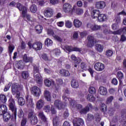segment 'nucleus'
Returning a JSON list of instances; mask_svg holds the SVG:
<instances>
[{
	"instance_id": "ea45409f",
	"label": "nucleus",
	"mask_w": 126,
	"mask_h": 126,
	"mask_svg": "<svg viewBox=\"0 0 126 126\" xmlns=\"http://www.w3.org/2000/svg\"><path fill=\"white\" fill-rule=\"evenodd\" d=\"M34 117H36V115H35V113H34V110H31L28 114V119L29 120L34 118Z\"/></svg>"
},
{
	"instance_id": "a878e982",
	"label": "nucleus",
	"mask_w": 126,
	"mask_h": 126,
	"mask_svg": "<svg viewBox=\"0 0 126 126\" xmlns=\"http://www.w3.org/2000/svg\"><path fill=\"white\" fill-rule=\"evenodd\" d=\"M71 86L72 87V88H78V87H79L78 81L74 79H72L71 81Z\"/></svg>"
},
{
	"instance_id": "5fc2aeb1",
	"label": "nucleus",
	"mask_w": 126,
	"mask_h": 126,
	"mask_svg": "<svg viewBox=\"0 0 126 126\" xmlns=\"http://www.w3.org/2000/svg\"><path fill=\"white\" fill-rule=\"evenodd\" d=\"M117 78L118 79H123L124 78V74L121 71H118L117 73Z\"/></svg>"
},
{
	"instance_id": "f8f14e48",
	"label": "nucleus",
	"mask_w": 126,
	"mask_h": 126,
	"mask_svg": "<svg viewBox=\"0 0 126 126\" xmlns=\"http://www.w3.org/2000/svg\"><path fill=\"white\" fill-rule=\"evenodd\" d=\"M26 98V103L27 104L28 107H31L32 108L34 106V103H33V98L32 96L29 95H27L25 96Z\"/></svg>"
},
{
	"instance_id": "9d476101",
	"label": "nucleus",
	"mask_w": 126,
	"mask_h": 126,
	"mask_svg": "<svg viewBox=\"0 0 126 126\" xmlns=\"http://www.w3.org/2000/svg\"><path fill=\"white\" fill-rule=\"evenodd\" d=\"M92 109H93L92 104L91 103H88L85 108L80 110L79 113L81 114H84L85 115L86 114H87L90 110H92Z\"/></svg>"
},
{
	"instance_id": "9b49d317",
	"label": "nucleus",
	"mask_w": 126,
	"mask_h": 126,
	"mask_svg": "<svg viewBox=\"0 0 126 126\" xmlns=\"http://www.w3.org/2000/svg\"><path fill=\"white\" fill-rule=\"evenodd\" d=\"M88 39V43L87 44V47L89 48H92L95 44V38L94 36L92 35H89L87 37Z\"/></svg>"
},
{
	"instance_id": "2f4dec72",
	"label": "nucleus",
	"mask_w": 126,
	"mask_h": 126,
	"mask_svg": "<svg viewBox=\"0 0 126 126\" xmlns=\"http://www.w3.org/2000/svg\"><path fill=\"white\" fill-rule=\"evenodd\" d=\"M44 44L47 47H50L53 45V40L50 38H46L45 40Z\"/></svg>"
},
{
	"instance_id": "8fccbe9b",
	"label": "nucleus",
	"mask_w": 126,
	"mask_h": 126,
	"mask_svg": "<svg viewBox=\"0 0 126 126\" xmlns=\"http://www.w3.org/2000/svg\"><path fill=\"white\" fill-rule=\"evenodd\" d=\"M29 75L28 74V72L26 71H24L22 72V77L24 78V79H27Z\"/></svg>"
},
{
	"instance_id": "338daca9",
	"label": "nucleus",
	"mask_w": 126,
	"mask_h": 126,
	"mask_svg": "<svg viewBox=\"0 0 126 126\" xmlns=\"http://www.w3.org/2000/svg\"><path fill=\"white\" fill-rule=\"evenodd\" d=\"M53 52L54 53L55 56H60V54H61V50L58 48H56L53 51Z\"/></svg>"
},
{
	"instance_id": "2eb2a0df",
	"label": "nucleus",
	"mask_w": 126,
	"mask_h": 126,
	"mask_svg": "<svg viewBox=\"0 0 126 126\" xmlns=\"http://www.w3.org/2000/svg\"><path fill=\"white\" fill-rule=\"evenodd\" d=\"M95 8L97 9H103L106 7V2L103 1H99L95 4Z\"/></svg>"
},
{
	"instance_id": "052dcab7",
	"label": "nucleus",
	"mask_w": 126,
	"mask_h": 126,
	"mask_svg": "<svg viewBox=\"0 0 126 126\" xmlns=\"http://www.w3.org/2000/svg\"><path fill=\"white\" fill-rule=\"evenodd\" d=\"M43 110L46 113H49V112H51V107H50V105H46L44 106Z\"/></svg>"
},
{
	"instance_id": "e433bc0d",
	"label": "nucleus",
	"mask_w": 126,
	"mask_h": 126,
	"mask_svg": "<svg viewBox=\"0 0 126 126\" xmlns=\"http://www.w3.org/2000/svg\"><path fill=\"white\" fill-rule=\"evenodd\" d=\"M18 102L20 106H24L25 105V99L22 97H20L18 99Z\"/></svg>"
},
{
	"instance_id": "c9c22d12",
	"label": "nucleus",
	"mask_w": 126,
	"mask_h": 126,
	"mask_svg": "<svg viewBox=\"0 0 126 126\" xmlns=\"http://www.w3.org/2000/svg\"><path fill=\"white\" fill-rule=\"evenodd\" d=\"M0 101L2 102V103H3L4 104L5 103H6L7 99L6 98V96H5V95L3 94H0Z\"/></svg>"
},
{
	"instance_id": "7ed1b4c3",
	"label": "nucleus",
	"mask_w": 126,
	"mask_h": 126,
	"mask_svg": "<svg viewBox=\"0 0 126 126\" xmlns=\"http://www.w3.org/2000/svg\"><path fill=\"white\" fill-rule=\"evenodd\" d=\"M75 8H76V5H74L72 7V6L68 2H66L63 5V11L65 13H69L71 15L74 13Z\"/></svg>"
},
{
	"instance_id": "680f3d73",
	"label": "nucleus",
	"mask_w": 126,
	"mask_h": 126,
	"mask_svg": "<svg viewBox=\"0 0 126 126\" xmlns=\"http://www.w3.org/2000/svg\"><path fill=\"white\" fill-rule=\"evenodd\" d=\"M69 103H70V105L71 107H72L73 108H75V101L74 100L72 99L71 98L70 99Z\"/></svg>"
},
{
	"instance_id": "dca6fc26",
	"label": "nucleus",
	"mask_w": 126,
	"mask_h": 126,
	"mask_svg": "<svg viewBox=\"0 0 126 126\" xmlns=\"http://www.w3.org/2000/svg\"><path fill=\"white\" fill-rule=\"evenodd\" d=\"M101 12L99 10L94 9L91 11V15L93 19H98V17L100 15Z\"/></svg>"
},
{
	"instance_id": "39448f33",
	"label": "nucleus",
	"mask_w": 126,
	"mask_h": 126,
	"mask_svg": "<svg viewBox=\"0 0 126 126\" xmlns=\"http://www.w3.org/2000/svg\"><path fill=\"white\" fill-rule=\"evenodd\" d=\"M29 49H33L35 51H40L43 47L42 42L40 41H35L32 44L31 41L28 42Z\"/></svg>"
},
{
	"instance_id": "1a4fd4ad",
	"label": "nucleus",
	"mask_w": 126,
	"mask_h": 126,
	"mask_svg": "<svg viewBox=\"0 0 126 126\" xmlns=\"http://www.w3.org/2000/svg\"><path fill=\"white\" fill-rule=\"evenodd\" d=\"M87 28H89L92 32H93L94 31H98V30H100V29H101V26H99L95 24H93L88 23L87 25Z\"/></svg>"
},
{
	"instance_id": "aec40b11",
	"label": "nucleus",
	"mask_w": 126,
	"mask_h": 126,
	"mask_svg": "<svg viewBox=\"0 0 126 126\" xmlns=\"http://www.w3.org/2000/svg\"><path fill=\"white\" fill-rule=\"evenodd\" d=\"M11 92L13 95H15L16 93L19 92V87L15 84H13L11 87Z\"/></svg>"
},
{
	"instance_id": "a211bd4d",
	"label": "nucleus",
	"mask_w": 126,
	"mask_h": 126,
	"mask_svg": "<svg viewBox=\"0 0 126 126\" xmlns=\"http://www.w3.org/2000/svg\"><path fill=\"white\" fill-rule=\"evenodd\" d=\"M70 59L74 62V63L76 64H79L82 61L80 58L76 57L74 54L71 55Z\"/></svg>"
},
{
	"instance_id": "864d4df0",
	"label": "nucleus",
	"mask_w": 126,
	"mask_h": 126,
	"mask_svg": "<svg viewBox=\"0 0 126 126\" xmlns=\"http://www.w3.org/2000/svg\"><path fill=\"white\" fill-rule=\"evenodd\" d=\"M94 117H95V122H96L97 123H99V122H100L101 117H100V115H99V114L98 113L95 114L94 115Z\"/></svg>"
},
{
	"instance_id": "774afa93",
	"label": "nucleus",
	"mask_w": 126,
	"mask_h": 126,
	"mask_svg": "<svg viewBox=\"0 0 126 126\" xmlns=\"http://www.w3.org/2000/svg\"><path fill=\"white\" fill-rule=\"evenodd\" d=\"M87 119L89 121H92V120H94V116L91 114H88Z\"/></svg>"
},
{
	"instance_id": "13d9d810",
	"label": "nucleus",
	"mask_w": 126,
	"mask_h": 126,
	"mask_svg": "<svg viewBox=\"0 0 126 126\" xmlns=\"http://www.w3.org/2000/svg\"><path fill=\"white\" fill-rule=\"evenodd\" d=\"M53 37L55 40H56V41H58V42H63V39L59 35H57L55 34L54 35Z\"/></svg>"
},
{
	"instance_id": "393cba45",
	"label": "nucleus",
	"mask_w": 126,
	"mask_h": 126,
	"mask_svg": "<svg viewBox=\"0 0 126 126\" xmlns=\"http://www.w3.org/2000/svg\"><path fill=\"white\" fill-rule=\"evenodd\" d=\"M44 97L48 101V102H51L52 96H51V93L49 91L45 90L44 93Z\"/></svg>"
},
{
	"instance_id": "72a5a7b5",
	"label": "nucleus",
	"mask_w": 126,
	"mask_h": 126,
	"mask_svg": "<svg viewBox=\"0 0 126 126\" xmlns=\"http://www.w3.org/2000/svg\"><path fill=\"white\" fill-rule=\"evenodd\" d=\"M30 120L31 121V124L32 126H35V125H37L38 123V118H37V116H33V117L30 119Z\"/></svg>"
},
{
	"instance_id": "69168bd1",
	"label": "nucleus",
	"mask_w": 126,
	"mask_h": 126,
	"mask_svg": "<svg viewBox=\"0 0 126 126\" xmlns=\"http://www.w3.org/2000/svg\"><path fill=\"white\" fill-rule=\"evenodd\" d=\"M47 33L48 35H51L52 36H54L56 34H55V32H54V31L52 30L49 29L47 31Z\"/></svg>"
},
{
	"instance_id": "a19ab883",
	"label": "nucleus",
	"mask_w": 126,
	"mask_h": 126,
	"mask_svg": "<svg viewBox=\"0 0 126 126\" xmlns=\"http://www.w3.org/2000/svg\"><path fill=\"white\" fill-rule=\"evenodd\" d=\"M30 9L32 13H36V11H37V6L35 4H32L30 7Z\"/></svg>"
},
{
	"instance_id": "4be33fe9",
	"label": "nucleus",
	"mask_w": 126,
	"mask_h": 126,
	"mask_svg": "<svg viewBox=\"0 0 126 126\" xmlns=\"http://www.w3.org/2000/svg\"><path fill=\"white\" fill-rule=\"evenodd\" d=\"M98 22H104L107 20V15L100 13L97 18Z\"/></svg>"
},
{
	"instance_id": "4c0bfd02",
	"label": "nucleus",
	"mask_w": 126,
	"mask_h": 126,
	"mask_svg": "<svg viewBox=\"0 0 126 126\" xmlns=\"http://www.w3.org/2000/svg\"><path fill=\"white\" fill-rule=\"evenodd\" d=\"M16 66L18 69H21V70H23L24 68V66L23 65V63L22 62H18L16 64Z\"/></svg>"
},
{
	"instance_id": "f257e3e1",
	"label": "nucleus",
	"mask_w": 126,
	"mask_h": 126,
	"mask_svg": "<svg viewBox=\"0 0 126 126\" xmlns=\"http://www.w3.org/2000/svg\"><path fill=\"white\" fill-rule=\"evenodd\" d=\"M17 8L20 11H22V17L27 22H32L31 15L27 13V7L23 5L20 3H17L16 4Z\"/></svg>"
},
{
	"instance_id": "bf43d9fd",
	"label": "nucleus",
	"mask_w": 126,
	"mask_h": 126,
	"mask_svg": "<svg viewBox=\"0 0 126 126\" xmlns=\"http://www.w3.org/2000/svg\"><path fill=\"white\" fill-rule=\"evenodd\" d=\"M113 54H114V52H113V51L111 50H108L106 51L107 57H112Z\"/></svg>"
},
{
	"instance_id": "37998d69",
	"label": "nucleus",
	"mask_w": 126,
	"mask_h": 126,
	"mask_svg": "<svg viewBox=\"0 0 126 126\" xmlns=\"http://www.w3.org/2000/svg\"><path fill=\"white\" fill-rule=\"evenodd\" d=\"M40 59L43 60V61H45V62L49 61V57H48V55L46 54L43 53L41 54L40 56Z\"/></svg>"
},
{
	"instance_id": "49530a36",
	"label": "nucleus",
	"mask_w": 126,
	"mask_h": 126,
	"mask_svg": "<svg viewBox=\"0 0 126 126\" xmlns=\"http://www.w3.org/2000/svg\"><path fill=\"white\" fill-rule=\"evenodd\" d=\"M53 126H59V117H56L53 118Z\"/></svg>"
},
{
	"instance_id": "6e6d98bb",
	"label": "nucleus",
	"mask_w": 126,
	"mask_h": 126,
	"mask_svg": "<svg viewBox=\"0 0 126 126\" xmlns=\"http://www.w3.org/2000/svg\"><path fill=\"white\" fill-rule=\"evenodd\" d=\"M62 98H63V100L64 101V102H65V103H66V102H67V101L70 100V98L66 97V95L65 94H64L63 95Z\"/></svg>"
},
{
	"instance_id": "bb28decb",
	"label": "nucleus",
	"mask_w": 126,
	"mask_h": 126,
	"mask_svg": "<svg viewBox=\"0 0 126 126\" xmlns=\"http://www.w3.org/2000/svg\"><path fill=\"white\" fill-rule=\"evenodd\" d=\"M60 73L62 75V76H65V77L69 76V75H70L69 71L63 69L60 70Z\"/></svg>"
},
{
	"instance_id": "4468645a",
	"label": "nucleus",
	"mask_w": 126,
	"mask_h": 126,
	"mask_svg": "<svg viewBox=\"0 0 126 126\" xmlns=\"http://www.w3.org/2000/svg\"><path fill=\"white\" fill-rule=\"evenodd\" d=\"M54 106L57 108L58 110H62V109H63L65 107L63 102L59 99L55 100L54 101Z\"/></svg>"
},
{
	"instance_id": "f03ea898",
	"label": "nucleus",
	"mask_w": 126,
	"mask_h": 126,
	"mask_svg": "<svg viewBox=\"0 0 126 126\" xmlns=\"http://www.w3.org/2000/svg\"><path fill=\"white\" fill-rule=\"evenodd\" d=\"M40 68L39 66L36 65H33V73L34 78L37 84H42L43 83V77L40 74Z\"/></svg>"
},
{
	"instance_id": "de8ad7c7",
	"label": "nucleus",
	"mask_w": 126,
	"mask_h": 126,
	"mask_svg": "<svg viewBox=\"0 0 126 126\" xmlns=\"http://www.w3.org/2000/svg\"><path fill=\"white\" fill-rule=\"evenodd\" d=\"M65 26L66 28H71L72 27V23L69 20L66 21L65 22Z\"/></svg>"
},
{
	"instance_id": "09e8293b",
	"label": "nucleus",
	"mask_w": 126,
	"mask_h": 126,
	"mask_svg": "<svg viewBox=\"0 0 126 126\" xmlns=\"http://www.w3.org/2000/svg\"><path fill=\"white\" fill-rule=\"evenodd\" d=\"M44 84L47 87H50L52 86V81L49 79H46L44 80Z\"/></svg>"
},
{
	"instance_id": "4d7b16f0",
	"label": "nucleus",
	"mask_w": 126,
	"mask_h": 126,
	"mask_svg": "<svg viewBox=\"0 0 126 126\" xmlns=\"http://www.w3.org/2000/svg\"><path fill=\"white\" fill-rule=\"evenodd\" d=\"M64 49L69 53L72 52V46H71L66 45L64 46Z\"/></svg>"
},
{
	"instance_id": "c03bdc74",
	"label": "nucleus",
	"mask_w": 126,
	"mask_h": 126,
	"mask_svg": "<svg viewBox=\"0 0 126 126\" xmlns=\"http://www.w3.org/2000/svg\"><path fill=\"white\" fill-rule=\"evenodd\" d=\"M74 12H75L78 15H80L83 13V9L80 8H77L76 9L75 8V11Z\"/></svg>"
},
{
	"instance_id": "58836bf2",
	"label": "nucleus",
	"mask_w": 126,
	"mask_h": 126,
	"mask_svg": "<svg viewBox=\"0 0 126 126\" xmlns=\"http://www.w3.org/2000/svg\"><path fill=\"white\" fill-rule=\"evenodd\" d=\"M80 67L81 69H83L82 71L83 72L84 70L86 71L87 70V65L86 64V63L85 62H82L80 64Z\"/></svg>"
},
{
	"instance_id": "6ab92c4d",
	"label": "nucleus",
	"mask_w": 126,
	"mask_h": 126,
	"mask_svg": "<svg viewBox=\"0 0 126 126\" xmlns=\"http://www.w3.org/2000/svg\"><path fill=\"white\" fill-rule=\"evenodd\" d=\"M3 116V121L4 122H8L9 120L13 118V116H11L9 112H5L2 115Z\"/></svg>"
},
{
	"instance_id": "603ef678",
	"label": "nucleus",
	"mask_w": 126,
	"mask_h": 126,
	"mask_svg": "<svg viewBox=\"0 0 126 126\" xmlns=\"http://www.w3.org/2000/svg\"><path fill=\"white\" fill-rule=\"evenodd\" d=\"M113 100H114V96H110L108 97L106 100V104H107V105L111 104V103H112Z\"/></svg>"
},
{
	"instance_id": "7c9ffc66",
	"label": "nucleus",
	"mask_w": 126,
	"mask_h": 126,
	"mask_svg": "<svg viewBox=\"0 0 126 126\" xmlns=\"http://www.w3.org/2000/svg\"><path fill=\"white\" fill-rule=\"evenodd\" d=\"M83 125H84V121L81 118H79L77 121V122L74 124V126H83Z\"/></svg>"
},
{
	"instance_id": "e2e57ef3",
	"label": "nucleus",
	"mask_w": 126,
	"mask_h": 126,
	"mask_svg": "<svg viewBox=\"0 0 126 126\" xmlns=\"http://www.w3.org/2000/svg\"><path fill=\"white\" fill-rule=\"evenodd\" d=\"M72 52H79V53L81 52V48L78 47H72Z\"/></svg>"
},
{
	"instance_id": "a18cd8bd",
	"label": "nucleus",
	"mask_w": 126,
	"mask_h": 126,
	"mask_svg": "<svg viewBox=\"0 0 126 126\" xmlns=\"http://www.w3.org/2000/svg\"><path fill=\"white\" fill-rule=\"evenodd\" d=\"M100 109L101 112H107V105L104 103H101Z\"/></svg>"
},
{
	"instance_id": "c85d7f7f",
	"label": "nucleus",
	"mask_w": 126,
	"mask_h": 126,
	"mask_svg": "<svg viewBox=\"0 0 126 126\" xmlns=\"http://www.w3.org/2000/svg\"><path fill=\"white\" fill-rule=\"evenodd\" d=\"M35 30L37 34H41L43 31V27L41 25H37L35 27Z\"/></svg>"
},
{
	"instance_id": "cd10ccee",
	"label": "nucleus",
	"mask_w": 126,
	"mask_h": 126,
	"mask_svg": "<svg viewBox=\"0 0 126 126\" xmlns=\"http://www.w3.org/2000/svg\"><path fill=\"white\" fill-rule=\"evenodd\" d=\"M74 26L75 28H79L82 25V23L78 19H74L73 21Z\"/></svg>"
},
{
	"instance_id": "412c9836",
	"label": "nucleus",
	"mask_w": 126,
	"mask_h": 126,
	"mask_svg": "<svg viewBox=\"0 0 126 126\" xmlns=\"http://www.w3.org/2000/svg\"><path fill=\"white\" fill-rule=\"evenodd\" d=\"M98 92L100 94V95H103V96H106V95H107V94L108 93L107 88L103 86H101L99 87L98 89Z\"/></svg>"
},
{
	"instance_id": "b1692460",
	"label": "nucleus",
	"mask_w": 126,
	"mask_h": 126,
	"mask_svg": "<svg viewBox=\"0 0 126 126\" xmlns=\"http://www.w3.org/2000/svg\"><path fill=\"white\" fill-rule=\"evenodd\" d=\"M7 112V107L5 105H0V116H2L3 114Z\"/></svg>"
},
{
	"instance_id": "c756f323",
	"label": "nucleus",
	"mask_w": 126,
	"mask_h": 126,
	"mask_svg": "<svg viewBox=\"0 0 126 126\" xmlns=\"http://www.w3.org/2000/svg\"><path fill=\"white\" fill-rule=\"evenodd\" d=\"M38 117L41 120V121H42V122H44V123H46V122H47V118H46L43 112H40L38 114Z\"/></svg>"
},
{
	"instance_id": "20e7f679",
	"label": "nucleus",
	"mask_w": 126,
	"mask_h": 126,
	"mask_svg": "<svg viewBox=\"0 0 126 126\" xmlns=\"http://www.w3.org/2000/svg\"><path fill=\"white\" fill-rule=\"evenodd\" d=\"M8 107L12 111V113L14 115V117L15 121H16V116H17V108H16V106L15 105V101L12 97H10L8 100Z\"/></svg>"
},
{
	"instance_id": "79ce46f5",
	"label": "nucleus",
	"mask_w": 126,
	"mask_h": 126,
	"mask_svg": "<svg viewBox=\"0 0 126 126\" xmlns=\"http://www.w3.org/2000/svg\"><path fill=\"white\" fill-rule=\"evenodd\" d=\"M24 117V112L22 109H20L18 112V117L19 119H23Z\"/></svg>"
},
{
	"instance_id": "ddd939ff",
	"label": "nucleus",
	"mask_w": 126,
	"mask_h": 126,
	"mask_svg": "<svg viewBox=\"0 0 126 126\" xmlns=\"http://www.w3.org/2000/svg\"><path fill=\"white\" fill-rule=\"evenodd\" d=\"M94 68L96 71H103L105 69V65L101 63H96L94 64Z\"/></svg>"
},
{
	"instance_id": "6e6552de",
	"label": "nucleus",
	"mask_w": 126,
	"mask_h": 126,
	"mask_svg": "<svg viewBox=\"0 0 126 126\" xmlns=\"http://www.w3.org/2000/svg\"><path fill=\"white\" fill-rule=\"evenodd\" d=\"M44 15L45 17L50 18L52 17L54 14V10L52 8L47 7L44 11Z\"/></svg>"
},
{
	"instance_id": "f704fd0d",
	"label": "nucleus",
	"mask_w": 126,
	"mask_h": 126,
	"mask_svg": "<svg viewBox=\"0 0 126 126\" xmlns=\"http://www.w3.org/2000/svg\"><path fill=\"white\" fill-rule=\"evenodd\" d=\"M95 97L92 94H89L87 96V99L90 102H94L95 101Z\"/></svg>"
},
{
	"instance_id": "473e14b6",
	"label": "nucleus",
	"mask_w": 126,
	"mask_h": 126,
	"mask_svg": "<svg viewBox=\"0 0 126 126\" xmlns=\"http://www.w3.org/2000/svg\"><path fill=\"white\" fill-rule=\"evenodd\" d=\"M95 49L97 52L102 53V51L104 50V46L101 44H97L95 45Z\"/></svg>"
},
{
	"instance_id": "423d86ee",
	"label": "nucleus",
	"mask_w": 126,
	"mask_h": 126,
	"mask_svg": "<svg viewBox=\"0 0 126 126\" xmlns=\"http://www.w3.org/2000/svg\"><path fill=\"white\" fill-rule=\"evenodd\" d=\"M126 33V27L121 28L119 30L112 32V34H114V35H121V34L123 33V34L121 36L120 42H125L126 41V37L124 35V34H125Z\"/></svg>"
},
{
	"instance_id": "0eeeda50",
	"label": "nucleus",
	"mask_w": 126,
	"mask_h": 126,
	"mask_svg": "<svg viewBox=\"0 0 126 126\" xmlns=\"http://www.w3.org/2000/svg\"><path fill=\"white\" fill-rule=\"evenodd\" d=\"M31 92L33 96L39 97L41 94V89L37 86H34L31 88Z\"/></svg>"
},
{
	"instance_id": "0e129e2a",
	"label": "nucleus",
	"mask_w": 126,
	"mask_h": 126,
	"mask_svg": "<svg viewBox=\"0 0 126 126\" xmlns=\"http://www.w3.org/2000/svg\"><path fill=\"white\" fill-rule=\"evenodd\" d=\"M9 50L8 53L9 55H11L12 54V52H13V50H14V46L10 45L8 47Z\"/></svg>"
},
{
	"instance_id": "5701e85b",
	"label": "nucleus",
	"mask_w": 126,
	"mask_h": 126,
	"mask_svg": "<svg viewBox=\"0 0 126 126\" xmlns=\"http://www.w3.org/2000/svg\"><path fill=\"white\" fill-rule=\"evenodd\" d=\"M45 105V101L43 99H39L36 103V108L37 110H41Z\"/></svg>"
},
{
	"instance_id": "f3484780",
	"label": "nucleus",
	"mask_w": 126,
	"mask_h": 126,
	"mask_svg": "<svg viewBox=\"0 0 126 126\" xmlns=\"http://www.w3.org/2000/svg\"><path fill=\"white\" fill-rule=\"evenodd\" d=\"M23 61L26 63H33V57H28L26 54H25L23 56Z\"/></svg>"
},
{
	"instance_id": "3c124183",
	"label": "nucleus",
	"mask_w": 126,
	"mask_h": 126,
	"mask_svg": "<svg viewBox=\"0 0 126 126\" xmlns=\"http://www.w3.org/2000/svg\"><path fill=\"white\" fill-rule=\"evenodd\" d=\"M89 92L90 94L93 95V94H95V93H96V89H95V88L94 87H90L89 89Z\"/></svg>"
}]
</instances>
